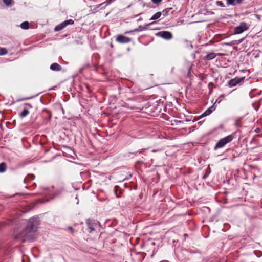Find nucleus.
Segmentation results:
<instances>
[{
	"label": "nucleus",
	"mask_w": 262,
	"mask_h": 262,
	"mask_svg": "<svg viewBox=\"0 0 262 262\" xmlns=\"http://www.w3.org/2000/svg\"><path fill=\"white\" fill-rule=\"evenodd\" d=\"M38 221V218L35 216L29 220L25 229L20 234L23 242H25L26 240L32 238L34 236V233L37 231Z\"/></svg>",
	"instance_id": "obj_1"
},
{
	"label": "nucleus",
	"mask_w": 262,
	"mask_h": 262,
	"mask_svg": "<svg viewBox=\"0 0 262 262\" xmlns=\"http://www.w3.org/2000/svg\"><path fill=\"white\" fill-rule=\"evenodd\" d=\"M233 139L232 135H228L223 138L221 139L215 144L214 149L221 148L223 147L226 144L230 142Z\"/></svg>",
	"instance_id": "obj_2"
},
{
	"label": "nucleus",
	"mask_w": 262,
	"mask_h": 262,
	"mask_svg": "<svg viewBox=\"0 0 262 262\" xmlns=\"http://www.w3.org/2000/svg\"><path fill=\"white\" fill-rule=\"evenodd\" d=\"M248 26L245 22H241L234 28V33L239 34L248 29Z\"/></svg>",
	"instance_id": "obj_3"
},
{
	"label": "nucleus",
	"mask_w": 262,
	"mask_h": 262,
	"mask_svg": "<svg viewBox=\"0 0 262 262\" xmlns=\"http://www.w3.org/2000/svg\"><path fill=\"white\" fill-rule=\"evenodd\" d=\"M74 21L72 19L66 20L61 23L59 25H57L54 28V31H60V30H62L63 28H64L65 27H66L68 25H73V24H74Z\"/></svg>",
	"instance_id": "obj_4"
},
{
	"label": "nucleus",
	"mask_w": 262,
	"mask_h": 262,
	"mask_svg": "<svg viewBox=\"0 0 262 262\" xmlns=\"http://www.w3.org/2000/svg\"><path fill=\"white\" fill-rule=\"evenodd\" d=\"M245 77H236L228 81V85L230 87H234L244 82Z\"/></svg>",
	"instance_id": "obj_5"
},
{
	"label": "nucleus",
	"mask_w": 262,
	"mask_h": 262,
	"mask_svg": "<svg viewBox=\"0 0 262 262\" xmlns=\"http://www.w3.org/2000/svg\"><path fill=\"white\" fill-rule=\"evenodd\" d=\"M86 224L88 227V231L90 233H91L92 231L95 230V227L97 225V223L94 220H91L90 219H88L86 220Z\"/></svg>",
	"instance_id": "obj_6"
},
{
	"label": "nucleus",
	"mask_w": 262,
	"mask_h": 262,
	"mask_svg": "<svg viewBox=\"0 0 262 262\" xmlns=\"http://www.w3.org/2000/svg\"><path fill=\"white\" fill-rule=\"evenodd\" d=\"M156 35L158 36L161 37V38L166 39L169 40L172 38V34L171 32L167 31H163L159 32L156 34Z\"/></svg>",
	"instance_id": "obj_7"
},
{
	"label": "nucleus",
	"mask_w": 262,
	"mask_h": 262,
	"mask_svg": "<svg viewBox=\"0 0 262 262\" xmlns=\"http://www.w3.org/2000/svg\"><path fill=\"white\" fill-rule=\"evenodd\" d=\"M116 41L120 43H126L131 41V38L120 34L117 36Z\"/></svg>",
	"instance_id": "obj_8"
},
{
	"label": "nucleus",
	"mask_w": 262,
	"mask_h": 262,
	"mask_svg": "<svg viewBox=\"0 0 262 262\" xmlns=\"http://www.w3.org/2000/svg\"><path fill=\"white\" fill-rule=\"evenodd\" d=\"M244 0H226L227 6H235L241 4Z\"/></svg>",
	"instance_id": "obj_9"
},
{
	"label": "nucleus",
	"mask_w": 262,
	"mask_h": 262,
	"mask_svg": "<svg viewBox=\"0 0 262 262\" xmlns=\"http://www.w3.org/2000/svg\"><path fill=\"white\" fill-rule=\"evenodd\" d=\"M215 109L214 105H212L211 107H209L207 110H206L201 116L200 118H202L205 116H207L210 115L213 111Z\"/></svg>",
	"instance_id": "obj_10"
},
{
	"label": "nucleus",
	"mask_w": 262,
	"mask_h": 262,
	"mask_svg": "<svg viewBox=\"0 0 262 262\" xmlns=\"http://www.w3.org/2000/svg\"><path fill=\"white\" fill-rule=\"evenodd\" d=\"M155 23V22H151V23H148V24L145 25L144 26H142L140 25L137 28L135 29L133 31L137 32V31H143V30H147L148 29V26H149L150 25H152V24H154Z\"/></svg>",
	"instance_id": "obj_11"
},
{
	"label": "nucleus",
	"mask_w": 262,
	"mask_h": 262,
	"mask_svg": "<svg viewBox=\"0 0 262 262\" xmlns=\"http://www.w3.org/2000/svg\"><path fill=\"white\" fill-rule=\"evenodd\" d=\"M50 69L54 71H59L61 70L62 67L57 63H54L50 66Z\"/></svg>",
	"instance_id": "obj_12"
},
{
	"label": "nucleus",
	"mask_w": 262,
	"mask_h": 262,
	"mask_svg": "<svg viewBox=\"0 0 262 262\" xmlns=\"http://www.w3.org/2000/svg\"><path fill=\"white\" fill-rule=\"evenodd\" d=\"M217 56V54L215 53H208L204 57V59L205 60H210L214 59Z\"/></svg>",
	"instance_id": "obj_13"
},
{
	"label": "nucleus",
	"mask_w": 262,
	"mask_h": 262,
	"mask_svg": "<svg viewBox=\"0 0 262 262\" xmlns=\"http://www.w3.org/2000/svg\"><path fill=\"white\" fill-rule=\"evenodd\" d=\"M162 15L161 12H157L150 18V20H155L159 18Z\"/></svg>",
	"instance_id": "obj_14"
},
{
	"label": "nucleus",
	"mask_w": 262,
	"mask_h": 262,
	"mask_svg": "<svg viewBox=\"0 0 262 262\" xmlns=\"http://www.w3.org/2000/svg\"><path fill=\"white\" fill-rule=\"evenodd\" d=\"M7 168V165L5 162L0 163V173L4 172Z\"/></svg>",
	"instance_id": "obj_15"
},
{
	"label": "nucleus",
	"mask_w": 262,
	"mask_h": 262,
	"mask_svg": "<svg viewBox=\"0 0 262 262\" xmlns=\"http://www.w3.org/2000/svg\"><path fill=\"white\" fill-rule=\"evenodd\" d=\"M172 8H167L165 9H164L161 12H162V14L163 15V16H166L167 15H168L169 14V12L170 10H172Z\"/></svg>",
	"instance_id": "obj_16"
},
{
	"label": "nucleus",
	"mask_w": 262,
	"mask_h": 262,
	"mask_svg": "<svg viewBox=\"0 0 262 262\" xmlns=\"http://www.w3.org/2000/svg\"><path fill=\"white\" fill-rule=\"evenodd\" d=\"M29 113V112L28 109L24 108L22 112L20 113V116L22 118H24L27 116Z\"/></svg>",
	"instance_id": "obj_17"
},
{
	"label": "nucleus",
	"mask_w": 262,
	"mask_h": 262,
	"mask_svg": "<svg viewBox=\"0 0 262 262\" xmlns=\"http://www.w3.org/2000/svg\"><path fill=\"white\" fill-rule=\"evenodd\" d=\"M20 26L23 29H27L29 27V24L28 21H24L20 24Z\"/></svg>",
	"instance_id": "obj_18"
},
{
	"label": "nucleus",
	"mask_w": 262,
	"mask_h": 262,
	"mask_svg": "<svg viewBox=\"0 0 262 262\" xmlns=\"http://www.w3.org/2000/svg\"><path fill=\"white\" fill-rule=\"evenodd\" d=\"M8 53L7 50L5 48L0 47V55H4L7 54Z\"/></svg>",
	"instance_id": "obj_19"
},
{
	"label": "nucleus",
	"mask_w": 262,
	"mask_h": 262,
	"mask_svg": "<svg viewBox=\"0 0 262 262\" xmlns=\"http://www.w3.org/2000/svg\"><path fill=\"white\" fill-rule=\"evenodd\" d=\"M12 0H3L4 3L7 6H10L11 5Z\"/></svg>",
	"instance_id": "obj_20"
},
{
	"label": "nucleus",
	"mask_w": 262,
	"mask_h": 262,
	"mask_svg": "<svg viewBox=\"0 0 262 262\" xmlns=\"http://www.w3.org/2000/svg\"><path fill=\"white\" fill-rule=\"evenodd\" d=\"M111 2H112V0H107V1H105L104 3H102L100 4L99 5V6H101L103 5H104V4H106V5H108V4H111Z\"/></svg>",
	"instance_id": "obj_21"
},
{
	"label": "nucleus",
	"mask_w": 262,
	"mask_h": 262,
	"mask_svg": "<svg viewBox=\"0 0 262 262\" xmlns=\"http://www.w3.org/2000/svg\"><path fill=\"white\" fill-rule=\"evenodd\" d=\"M162 0H151L152 2L154 4H159L162 2Z\"/></svg>",
	"instance_id": "obj_22"
},
{
	"label": "nucleus",
	"mask_w": 262,
	"mask_h": 262,
	"mask_svg": "<svg viewBox=\"0 0 262 262\" xmlns=\"http://www.w3.org/2000/svg\"><path fill=\"white\" fill-rule=\"evenodd\" d=\"M243 40H244V38H242L240 40H239L238 41V43H241L243 41Z\"/></svg>",
	"instance_id": "obj_23"
},
{
	"label": "nucleus",
	"mask_w": 262,
	"mask_h": 262,
	"mask_svg": "<svg viewBox=\"0 0 262 262\" xmlns=\"http://www.w3.org/2000/svg\"><path fill=\"white\" fill-rule=\"evenodd\" d=\"M145 150V149H141V150H139L138 152H139V153H141V152H142V151L143 150Z\"/></svg>",
	"instance_id": "obj_24"
},
{
	"label": "nucleus",
	"mask_w": 262,
	"mask_h": 262,
	"mask_svg": "<svg viewBox=\"0 0 262 262\" xmlns=\"http://www.w3.org/2000/svg\"><path fill=\"white\" fill-rule=\"evenodd\" d=\"M131 109L132 110H135V109H137V108L135 106H133V107H130Z\"/></svg>",
	"instance_id": "obj_25"
},
{
	"label": "nucleus",
	"mask_w": 262,
	"mask_h": 262,
	"mask_svg": "<svg viewBox=\"0 0 262 262\" xmlns=\"http://www.w3.org/2000/svg\"><path fill=\"white\" fill-rule=\"evenodd\" d=\"M69 230H71V231H73V229H72V227H69Z\"/></svg>",
	"instance_id": "obj_26"
},
{
	"label": "nucleus",
	"mask_w": 262,
	"mask_h": 262,
	"mask_svg": "<svg viewBox=\"0 0 262 262\" xmlns=\"http://www.w3.org/2000/svg\"><path fill=\"white\" fill-rule=\"evenodd\" d=\"M216 54L218 56H221L222 55V54H221V53H218V54Z\"/></svg>",
	"instance_id": "obj_27"
},
{
	"label": "nucleus",
	"mask_w": 262,
	"mask_h": 262,
	"mask_svg": "<svg viewBox=\"0 0 262 262\" xmlns=\"http://www.w3.org/2000/svg\"><path fill=\"white\" fill-rule=\"evenodd\" d=\"M132 32V31H126L125 33H129V32Z\"/></svg>",
	"instance_id": "obj_28"
},
{
	"label": "nucleus",
	"mask_w": 262,
	"mask_h": 262,
	"mask_svg": "<svg viewBox=\"0 0 262 262\" xmlns=\"http://www.w3.org/2000/svg\"><path fill=\"white\" fill-rule=\"evenodd\" d=\"M217 3H221V4L222 3H221V2H217Z\"/></svg>",
	"instance_id": "obj_29"
},
{
	"label": "nucleus",
	"mask_w": 262,
	"mask_h": 262,
	"mask_svg": "<svg viewBox=\"0 0 262 262\" xmlns=\"http://www.w3.org/2000/svg\"><path fill=\"white\" fill-rule=\"evenodd\" d=\"M185 237H187V234H185Z\"/></svg>",
	"instance_id": "obj_30"
},
{
	"label": "nucleus",
	"mask_w": 262,
	"mask_h": 262,
	"mask_svg": "<svg viewBox=\"0 0 262 262\" xmlns=\"http://www.w3.org/2000/svg\"><path fill=\"white\" fill-rule=\"evenodd\" d=\"M185 237H187V234H185Z\"/></svg>",
	"instance_id": "obj_31"
}]
</instances>
